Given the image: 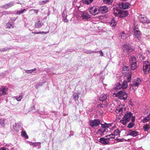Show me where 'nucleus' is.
<instances>
[{
    "label": "nucleus",
    "instance_id": "nucleus-1",
    "mask_svg": "<svg viewBox=\"0 0 150 150\" xmlns=\"http://www.w3.org/2000/svg\"><path fill=\"white\" fill-rule=\"evenodd\" d=\"M132 114L131 112L127 111L124 115L122 119L120 120V122L123 125H125L129 121Z\"/></svg>",
    "mask_w": 150,
    "mask_h": 150
},
{
    "label": "nucleus",
    "instance_id": "nucleus-2",
    "mask_svg": "<svg viewBox=\"0 0 150 150\" xmlns=\"http://www.w3.org/2000/svg\"><path fill=\"white\" fill-rule=\"evenodd\" d=\"M113 95L117 97L120 100H125L127 97V94L124 90H122L117 93H114Z\"/></svg>",
    "mask_w": 150,
    "mask_h": 150
},
{
    "label": "nucleus",
    "instance_id": "nucleus-3",
    "mask_svg": "<svg viewBox=\"0 0 150 150\" xmlns=\"http://www.w3.org/2000/svg\"><path fill=\"white\" fill-rule=\"evenodd\" d=\"M132 74L129 73L127 76H125L124 77L125 79H126L127 81H123L122 84H121L122 88L125 89L127 88L128 86L127 83L130 81L131 80Z\"/></svg>",
    "mask_w": 150,
    "mask_h": 150
},
{
    "label": "nucleus",
    "instance_id": "nucleus-4",
    "mask_svg": "<svg viewBox=\"0 0 150 150\" xmlns=\"http://www.w3.org/2000/svg\"><path fill=\"white\" fill-rule=\"evenodd\" d=\"M141 82L140 79L139 78H137L136 79H135L132 82V83L130 85V88H131L135 91L136 89L138 86L139 85Z\"/></svg>",
    "mask_w": 150,
    "mask_h": 150
},
{
    "label": "nucleus",
    "instance_id": "nucleus-5",
    "mask_svg": "<svg viewBox=\"0 0 150 150\" xmlns=\"http://www.w3.org/2000/svg\"><path fill=\"white\" fill-rule=\"evenodd\" d=\"M150 70V63L148 61H145L143 63V71L144 73L147 74Z\"/></svg>",
    "mask_w": 150,
    "mask_h": 150
},
{
    "label": "nucleus",
    "instance_id": "nucleus-6",
    "mask_svg": "<svg viewBox=\"0 0 150 150\" xmlns=\"http://www.w3.org/2000/svg\"><path fill=\"white\" fill-rule=\"evenodd\" d=\"M100 123V120L98 119H94V120H91L89 122V125L93 127H97Z\"/></svg>",
    "mask_w": 150,
    "mask_h": 150
},
{
    "label": "nucleus",
    "instance_id": "nucleus-7",
    "mask_svg": "<svg viewBox=\"0 0 150 150\" xmlns=\"http://www.w3.org/2000/svg\"><path fill=\"white\" fill-rule=\"evenodd\" d=\"M90 14L93 16L98 14L99 13V9L95 6L91 7L88 8Z\"/></svg>",
    "mask_w": 150,
    "mask_h": 150
},
{
    "label": "nucleus",
    "instance_id": "nucleus-8",
    "mask_svg": "<svg viewBox=\"0 0 150 150\" xmlns=\"http://www.w3.org/2000/svg\"><path fill=\"white\" fill-rule=\"evenodd\" d=\"M126 110V108L124 105H119L117 107L115 110V112L119 114V115L121 116L122 115L123 112H124Z\"/></svg>",
    "mask_w": 150,
    "mask_h": 150
},
{
    "label": "nucleus",
    "instance_id": "nucleus-9",
    "mask_svg": "<svg viewBox=\"0 0 150 150\" xmlns=\"http://www.w3.org/2000/svg\"><path fill=\"white\" fill-rule=\"evenodd\" d=\"M101 128L98 129V131L99 132L100 134H102L105 132L108 127L111 126V124L105 123L104 124H101Z\"/></svg>",
    "mask_w": 150,
    "mask_h": 150
},
{
    "label": "nucleus",
    "instance_id": "nucleus-10",
    "mask_svg": "<svg viewBox=\"0 0 150 150\" xmlns=\"http://www.w3.org/2000/svg\"><path fill=\"white\" fill-rule=\"evenodd\" d=\"M122 49L124 52L128 54L131 52L133 50L131 47L127 44H124L122 47Z\"/></svg>",
    "mask_w": 150,
    "mask_h": 150
},
{
    "label": "nucleus",
    "instance_id": "nucleus-11",
    "mask_svg": "<svg viewBox=\"0 0 150 150\" xmlns=\"http://www.w3.org/2000/svg\"><path fill=\"white\" fill-rule=\"evenodd\" d=\"M81 17L83 20H87L91 18V15L88 12L86 11L82 12L81 14Z\"/></svg>",
    "mask_w": 150,
    "mask_h": 150
},
{
    "label": "nucleus",
    "instance_id": "nucleus-12",
    "mask_svg": "<svg viewBox=\"0 0 150 150\" xmlns=\"http://www.w3.org/2000/svg\"><path fill=\"white\" fill-rule=\"evenodd\" d=\"M139 21L142 23H149V21L148 20L147 18L144 15H140L139 17Z\"/></svg>",
    "mask_w": 150,
    "mask_h": 150
},
{
    "label": "nucleus",
    "instance_id": "nucleus-13",
    "mask_svg": "<svg viewBox=\"0 0 150 150\" xmlns=\"http://www.w3.org/2000/svg\"><path fill=\"white\" fill-rule=\"evenodd\" d=\"M130 6V4L129 3L125 2H122L119 5L120 8L123 9H128Z\"/></svg>",
    "mask_w": 150,
    "mask_h": 150
},
{
    "label": "nucleus",
    "instance_id": "nucleus-14",
    "mask_svg": "<svg viewBox=\"0 0 150 150\" xmlns=\"http://www.w3.org/2000/svg\"><path fill=\"white\" fill-rule=\"evenodd\" d=\"M99 12H100L103 13H105L108 11V7L105 6H101L99 8Z\"/></svg>",
    "mask_w": 150,
    "mask_h": 150
},
{
    "label": "nucleus",
    "instance_id": "nucleus-15",
    "mask_svg": "<svg viewBox=\"0 0 150 150\" xmlns=\"http://www.w3.org/2000/svg\"><path fill=\"white\" fill-rule=\"evenodd\" d=\"M105 138L103 137L100 138V139L99 142L104 144H107L109 142V140L107 137Z\"/></svg>",
    "mask_w": 150,
    "mask_h": 150
},
{
    "label": "nucleus",
    "instance_id": "nucleus-16",
    "mask_svg": "<svg viewBox=\"0 0 150 150\" xmlns=\"http://www.w3.org/2000/svg\"><path fill=\"white\" fill-rule=\"evenodd\" d=\"M14 5V3L13 1H11L9 3L6 4L1 6V7L3 8H5L7 9L13 6Z\"/></svg>",
    "mask_w": 150,
    "mask_h": 150
},
{
    "label": "nucleus",
    "instance_id": "nucleus-17",
    "mask_svg": "<svg viewBox=\"0 0 150 150\" xmlns=\"http://www.w3.org/2000/svg\"><path fill=\"white\" fill-rule=\"evenodd\" d=\"M8 90V88H6L4 86H2L1 88H0V91L2 92V94L4 95L7 94Z\"/></svg>",
    "mask_w": 150,
    "mask_h": 150
},
{
    "label": "nucleus",
    "instance_id": "nucleus-18",
    "mask_svg": "<svg viewBox=\"0 0 150 150\" xmlns=\"http://www.w3.org/2000/svg\"><path fill=\"white\" fill-rule=\"evenodd\" d=\"M134 33L136 37L138 38L139 40L141 39V34L140 31L138 30L134 31Z\"/></svg>",
    "mask_w": 150,
    "mask_h": 150
},
{
    "label": "nucleus",
    "instance_id": "nucleus-19",
    "mask_svg": "<svg viewBox=\"0 0 150 150\" xmlns=\"http://www.w3.org/2000/svg\"><path fill=\"white\" fill-rule=\"evenodd\" d=\"M129 63H137L136 58L133 55L131 56L129 58Z\"/></svg>",
    "mask_w": 150,
    "mask_h": 150
},
{
    "label": "nucleus",
    "instance_id": "nucleus-20",
    "mask_svg": "<svg viewBox=\"0 0 150 150\" xmlns=\"http://www.w3.org/2000/svg\"><path fill=\"white\" fill-rule=\"evenodd\" d=\"M120 14V17L123 18L127 16L129 14V13L127 11H121Z\"/></svg>",
    "mask_w": 150,
    "mask_h": 150
},
{
    "label": "nucleus",
    "instance_id": "nucleus-21",
    "mask_svg": "<svg viewBox=\"0 0 150 150\" xmlns=\"http://www.w3.org/2000/svg\"><path fill=\"white\" fill-rule=\"evenodd\" d=\"M21 125L19 123H15L13 126V128L16 132H18L20 129Z\"/></svg>",
    "mask_w": 150,
    "mask_h": 150
},
{
    "label": "nucleus",
    "instance_id": "nucleus-22",
    "mask_svg": "<svg viewBox=\"0 0 150 150\" xmlns=\"http://www.w3.org/2000/svg\"><path fill=\"white\" fill-rule=\"evenodd\" d=\"M107 95L106 94H103L101 95L99 97V100L103 101L105 100L107 98Z\"/></svg>",
    "mask_w": 150,
    "mask_h": 150
},
{
    "label": "nucleus",
    "instance_id": "nucleus-23",
    "mask_svg": "<svg viewBox=\"0 0 150 150\" xmlns=\"http://www.w3.org/2000/svg\"><path fill=\"white\" fill-rule=\"evenodd\" d=\"M6 28L9 29L13 28L14 27V23L13 22L11 23V22H9L6 24Z\"/></svg>",
    "mask_w": 150,
    "mask_h": 150
},
{
    "label": "nucleus",
    "instance_id": "nucleus-24",
    "mask_svg": "<svg viewBox=\"0 0 150 150\" xmlns=\"http://www.w3.org/2000/svg\"><path fill=\"white\" fill-rule=\"evenodd\" d=\"M121 88H122L121 84L118 82L116 84L115 86L113 88V89L114 90L116 91L117 90L120 89Z\"/></svg>",
    "mask_w": 150,
    "mask_h": 150
},
{
    "label": "nucleus",
    "instance_id": "nucleus-25",
    "mask_svg": "<svg viewBox=\"0 0 150 150\" xmlns=\"http://www.w3.org/2000/svg\"><path fill=\"white\" fill-rule=\"evenodd\" d=\"M131 69L132 70L136 69L137 67V63H130Z\"/></svg>",
    "mask_w": 150,
    "mask_h": 150
},
{
    "label": "nucleus",
    "instance_id": "nucleus-26",
    "mask_svg": "<svg viewBox=\"0 0 150 150\" xmlns=\"http://www.w3.org/2000/svg\"><path fill=\"white\" fill-rule=\"evenodd\" d=\"M129 134L130 135L132 136L133 137H136L138 134V132H137L135 131H132L130 130L129 131Z\"/></svg>",
    "mask_w": 150,
    "mask_h": 150
},
{
    "label": "nucleus",
    "instance_id": "nucleus-27",
    "mask_svg": "<svg viewBox=\"0 0 150 150\" xmlns=\"http://www.w3.org/2000/svg\"><path fill=\"white\" fill-rule=\"evenodd\" d=\"M113 14L115 16H118L119 14H120V10H118L117 8H114L113 9Z\"/></svg>",
    "mask_w": 150,
    "mask_h": 150
},
{
    "label": "nucleus",
    "instance_id": "nucleus-28",
    "mask_svg": "<svg viewBox=\"0 0 150 150\" xmlns=\"http://www.w3.org/2000/svg\"><path fill=\"white\" fill-rule=\"evenodd\" d=\"M120 36H121V38L123 40H126L128 36L127 34L125 33V32L124 31L122 32Z\"/></svg>",
    "mask_w": 150,
    "mask_h": 150
},
{
    "label": "nucleus",
    "instance_id": "nucleus-29",
    "mask_svg": "<svg viewBox=\"0 0 150 150\" xmlns=\"http://www.w3.org/2000/svg\"><path fill=\"white\" fill-rule=\"evenodd\" d=\"M43 24L41 23L40 21L36 22L35 24V27L36 28H39L41 27L42 25Z\"/></svg>",
    "mask_w": 150,
    "mask_h": 150
},
{
    "label": "nucleus",
    "instance_id": "nucleus-30",
    "mask_svg": "<svg viewBox=\"0 0 150 150\" xmlns=\"http://www.w3.org/2000/svg\"><path fill=\"white\" fill-rule=\"evenodd\" d=\"M116 24L117 22L115 21L114 18L112 19L110 23L111 26L114 28L116 26Z\"/></svg>",
    "mask_w": 150,
    "mask_h": 150
},
{
    "label": "nucleus",
    "instance_id": "nucleus-31",
    "mask_svg": "<svg viewBox=\"0 0 150 150\" xmlns=\"http://www.w3.org/2000/svg\"><path fill=\"white\" fill-rule=\"evenodd\" d=\"M93 0H82V3L83 4L88 5L91 4Z\"/></svg>",
    "mask_w": 150,
    "mask_h": 150
},
{
    "label": "nucleus",
    "instance_id": "nucleus-32",
    "mask_svg": "<svg viewBox=\"0 0 150 150\" xmlns=\"http://www.w3.org/2000/svg\"><path fill=\"white\" fill-rule=\"evenodd\" d=\"M73 96L75 101L78 100L79 98L78 93H74L73 94Z\"/></svg>",
    "mask_w": 150,
    "mask_h": 150
},
{
    "label": "nucleus",
    "instance_id": "nucleus-33",
    "mask_svg": "<svg viewBox=\"0 0 150 150\" xmlns=\"http://www.w3.org/2000/svg\"><path fill=\"white\" fill-rule=\"evenodd\" d=\"M28 143L30 145H33V146H38V144L40 145L41 143L40 142H28Z\"/></svg>",
    "mask_w": 150,
    "mask_h": 150
},
{
    "label": "nucleus",
    "instance_id": "nucleus-34",
    "mask_svg": "<svg viewBox=\"0 0 150 150\" xmlns=\"http://www.w3.org/2000/svg\"><path fill=\"white\" fill-rule=\"evenodd\" d=\"M122 69V72L123 73H125L124 71H127V72H125L126 73H128V71H129V69L128 66H123Z\"/></svg>",
    "mask_w": 150,
    "mask_h": 150
},
{
    "label": "nucleus",
    "instance_id": "nucleus-35",
    "mask_svg": "<svg viewBox=\"0 0 150 150\" xmlns=\"http://www.w3.org/2000/svg\"><path fill=\"white\" fill-rule=\"evenodd\" d=\"M21 135L22 137H25L26 139H27L28 138V135L25 131H23L21 132Z\"/></svg>",
    "mask_w": 150,
    "mask_h": 150
},
{
    "label": "nucleus",
    "instance_id": "nucleus-36",
    "mask_svg": "<svg viewBox=\"0 0 150 150\" xmlns=\"http://www.w3.org/2000/svg\"><path fill=\"white\" fill-rule=\"evenodd\" d=\"M113 2V0H103V2L106 4H110Z\"/></svg>",
    "mask_w": 150,
    "mask_h": 150
},
{
    "label": "nucleus",
    "instance_id": "nucleus-37",
    "mask_svg": "<svg viewBox=\"0 0 150 150\" xmlns=\"http://www.w3.org/2000/svg\"><path fill=\"white\" fill-rule=\"evenodd\" d=\"M115 135L113 134H111L108 135H107L105 136V137L108 138L109 140H110L111 139H114L115 138Z\"/></svg>",
    "mask_w": 150,
    "mask_h": 150
},
{
    "label": "nucleus",
    "instance_id": "nucleus-38",
    "mask_svg": "<svg viewBox=\"0 0 150 150\" xmlns=\"http://www.w3.org/2000/svg\"><path fill=\"white\" fill-rule=\"evenodd\" d=\"M120 132L118 129H117L115 130L113 134L115 136H120Z\"/></svg>",
    "mask_w": 150,
    "mask_h": 150
},
{
    "label": "nucleus",
    "instance_id": "nucleus-39",
    "mask_svg": "<svg viewBox=\"0 0 150 150\" xmlns=\"http://www.w3.org/2000/svg\"><path fill=\"white\" fill-rule=\"evenodd\" d=\"M84 52L86 54H90L96 53V51H93L91 50H86L84 51Z\"/></svg>",
    "mask_w": 150,
    "mask_h": 150
},
{
    "label": "nucleus",
    "instance_id": "nucleus-40",
    "mask_svg": "<svg viewBox=\"0 0 150 150\" xmlns=\"http://www.w3.org/2000/svg\"><path fill=\"white\" fill-rule=\"evenodd\" d=\"M26 10L24 8L20 11H18L16 12V14L18 15H20L24 11H26Z\"/></svg>",
    "mask_w": 150,
    "mask_h": 150
},
{
    "label": "nucleus",
    "instance_id": "nucleus-41",
    "mask_svg": "<svg viewBox=\"0 0 150 150\" xmlns=\"http://www.w3.org/2000/svg\"><path fill=\"white\" fill-rule=\"evenodd\" d=\"M149 120L150 119L149 118V117L147 116L146 117L144 118L142 120V122L144 123H145L148 122Z\"/></svg>",
    "mask_w": 150,
    "mask_h": 150
},
{
    "label": "nucleus",
    "instance_id": "nucleus-42",
    "mask_svg": "<svg viewBox=\"0 0 150 150\" xmlns=\"http://www.w3.org/2000/svg\"><path fill=\"white\" fill-rule=\"evenodd\" d=\"M134 123H133L132 122H130L127 126V127L129 128H132L134 126Z\"/></svg>",
    "mask_w": 150,
    "mask_h": 150
},
{
    "label": "nucleus",
    "instance_id": "nucleus-43",
    "mask_svg": "<svg viewBox=\"0 0 150 150\" xmlns=\"http://www.w3.org/2000/svg\"><path fill=\"white\" fill-rule=\"evenodd\" d=\"M149 125H146L143 126V128L145 131H147L149 129Z\"/></svg>",
    "mask_w": 150,
    "mask_h": 150
},
{
    "label": "nucleus",
    "instance_id": "nucleus-44",
    "mask_svg": "<svg viewBox=\"0 0 150 150\" xmlns=\"http://www.w3.org/2000/svg\"><path fill=\"white\" fill-rule=\"evenodd\" d=\"M49 1L48 0H46L45 1H43L39 2V4L40 5H42L44 4L47 2H48Z\"/></svg>",
    "mask_w": 150,
    "mask_h": 150
},
{
    "label": "nucleus",
    "instance_id": "nucleus-45",
    "mask_svg": "<svg viewBox=\"0 0 150 150\" xmlns=\"http://www.w3.org/2000/svg\"><path fill=\"white\" fill-rule=\"evenodd\" d=\"M0 125H1L2 126H4V120L3 119H0Z\"/></svg>",
    "mask_w": 150,
    "mask_h": 150
},
{
    "label": "nucleus",
    "instance_id": "nucleus-46",
    "mask_svg": "<svg viewBox=\"0 0 150 150\" xmlns=\"http://www.w3.org/2000/svg\"><path fill=\"white\" fill-rule=\"evenodd\" d=\"M44 83H41V82H40V83H37L35 86L36 88V89L38 88L39 87V86H42Z\"/></svg>",
    "mask_w": 150,
    "mask_h": 150
},
{
    "label": "nucleus",
    "instance_id": "nucleus-47",
    "mask_svg": "<svg viewBox=\"0 0 150 150\" xmlns=\"http://www.w3.org/2000/svg\"><path fill=\"white\" fill-rule=\"evenodd\" d=\"M22 96L20 95L19 97H17L16 98V99L18 101H20L21 100V99L22 98Z\"/></svg>",
    "mask_w": 150,
    "mask_h": 150
},
{
    "label": "nucleus",
    "instance_id": "nucleus-48",
    "mask_svg": "<svg viewBox=\"0 0 150 150\" xmlns=\"http://www.w3.org/2000/svg\"><path fill=\"white\" fill-rule=\"evenodd\" d=\"M123 139H119V138L116 139L115 140L117 142H123Z\"/></svg>",
    "mask_w": 150,
    "mask_h": 150
},
{
    "label": "nucleus",
    "instance_id": "nucleus-49",
    "mask_svg": "<svg viewBox=\"0 0 150 150\" xmlns=\"http://www.w3.org/2000/svg\"><path fill=\"white\" fill-rule=\"evenodd\" d=\"M131 118L132 119V122H133V123H134V122L135 120V116H132V117H131Z\"/></svg>",
    "mask_w": 150,
    "mask_h": 150
},
{
    "label": "nucleus",
    "instance_id": "nucleus-50",
    "mask_svg": "<svg viewBox=\"0 0 150 150\" xmlns=\"http://www.w3.org/2000/svg\"><path fill=\"white\" fill-rule=\"evenodd\" d=\"M31 10H33L34 12L36 14H37L38 13V9H31L30 10V11Z\"/></svg>",
    "mask_w": 150,
    "mask_h": 150
},
{
    "label": "nucleus",
    "instance_id": "nucleus-51",
    "mask_svg": "<svg viewBox=\"0 0 150 150\" xmlns=\"http://www.w3.org/2000/svg\"><path fill=\"white\" fill-rule=\"evenodd\" d=\"M26 72L28 74H29L32 72V69L30 70H25Z\"/></svg>",
    "mask_w": 150,
    "mask_h": 150
},
{
    "label": "nucleus",
    "instance_id": "nucleus-52",
    "mask_svg": "<svg viewBox=\"0 0 150 150\" xmlns=\"http://www.w3.org/2000/svg\"><path fill=\"white\" fill-rule=\"evenodd\" d=\"M11 48H8L6 49L5 48H4L3 49V50H2L1 51V52L4 51H6L7 50L11 49Z\"/></svg>",
    "mask_w": 150,
    "mask_h": 150
},
{
    "label": "nucleus",
    "instance_id": "nucleus-53",
    "mask_svg": "<svg viewBox=\"0 0 150 150\" xmlns=\"http://www.w3.org/2000/svg\"><path fill=\"white\" fill-rule=\"evenodd\" d=\"M8 149L5 147H1L0 149V150H7Z\"/></svg>",
    "mask_w": 150,
    "mask_h": 150
},
{
    "label": "nucleus",
    "instance_id": "nucleus-54",
    "mask_svg": "<svg viewBox=\"0 0 150 150\" xmlns=\"http://www.w3.org/2000/svg\"><path fill=\"white\" fill-rule=\"evenodd\" d=\"M32 33L34 34H39L41 33V32H32Z\"/></svg>",
    "mask_w": 150,
    "mask_h": 150
},
{
    "label": "nucleus",
    "instance_id": "nucleus-55",
    "mask_svg": "<svg viewBox=\"0 0 150 150\" xmlns=\"http://www.w3.org/2000/svg\"><path fill=\"white\" fill-rule=\"evenodd\" d=\"M16 19V18L15 17H13L11 18V20L12 21H15Z\"/></svg>",
    "mask_w": 150,
    "mask_h": 150
},
{
    "label": "nucleus",
    "instance_id": "nucleus-56",
    "mask_svg": "<svg viewBox=\"0 0 150 150\" xmlns=\"http://www.w3.org/2000/svg\"><path fill=\"white\" fill-rule=\"evenodd\" d=\"M100 54L101 56H103V52L101 50H100L99 51Z\"/></svg>",
    "mask_w": 150,
    "mask_h": 150
},
{
    "label": "nucleus",
    "instance_id": "nucleus-57",
    "mask_svg": "<svg viewBox=\"0 0 150 150\" xmlns=\"http://www.w3.org/2000/svg\"><path fill=\"white\" fill-rule=\"evenodd\" d=\"M64 22L67 23L68 22V20L67 18H66L65 19H64Z\"/></svg>",
    "mask_w": 150,
    "mask_h": 150
},
{
    "label": "nucleus",
    "instance_id": "nucleus-58",
    "mask_svg": "<svg viewBox=\"0 0 150 150\" xmlns=\"http://www.w3.org/2000/svg\"><path fill=\"white\" fill-rule=\"evenodd\" d=\"M98 107H103V105L101 104H98Z\"/></svg>",
    "mask_w": 150,
    "mask_h": 150
},
{
    "label": "nucleus",
    "instance_id": "nucleus-59",
    "mask_svg": "<svg viewBox=\"0 0 150 150\" xmlns=\"http://www.w3.org/2000/svg\"><path fill=\"white\" fill-rule=\"evenodd\" d=\"M32 72H33V71H35V70H36V69L34 68V69H32Z\"/></svg>",
    "mask_w": 150,
    "mask_h": 150
},
{
    "label": "nucleus",
    "instance_id": "nucleus-60",
    "mask_svg": "<svg viewBox=\"0 0 150 150\" xmlns=\"http://www.w3.org/2000/svg\"><path fill=\"white\" fill-rule=\"evenodd\" d=\"M6 13L7 14H10V13H9V12H6Z\"/></svg>",
    "mask_w": 150,
    "mask_h": 150
},
{
    "label": "nucleus",
    "instance_id": "nucleus-61",
    "mask_svg": "<svg viewBox=\"0 0 150 150\" xmlns=\"http://www.w3.org/2000/svg\"><path fill=\"white\" fill-rule=\"evenodd\" d=\"M143 56H142V55H141V56H140V58H141V57H142V58H143Z\"/></svg>",
    "mask_w": 150,
    "mask_h": 150
},
{
    "label": "nucleus",
    "instance_id": "nucleus-62",
    "mask_svg": "<svg viewBox=\"0 0 150 150\" xmlns=\"http://www.w3.org/2000/svg\"><path fill=\"white\" fill-rule=\"evenodd\" d=\"M52 113H54V111H52Z\"/></svg>",
    "mask_w": 150,
    "mask_h": 150
},
{
    "label": "nucleus",
    "instance_id": "nucleus-63",
    "mask_svg": "<svg viewBox=\"0 0 150 150\" xmlns=\"http://www.w3.org/2000/svg\"><path fill=\"white\" fill-rule=\"evenodd\" d=\"M121 1H126V0H121Z\"/></svg>",
    "mask_w": 150,
    "mask_h": 150
},
{
    "label": "nucleus",
    "instance_id": "nucleus-64",
    "mask_svg": "<svg viewBox=\"0 0 150 150\" xmlns=\"http://www.w3.org/2000/svg\"><path fill=\"white\" fill-rule=\"evenodd\" d=\"M1 94H0V96H1Z\"/></svg>",
    "mask_w": 150,
    "mask_h": 150
}]
</instances>
